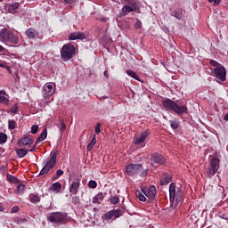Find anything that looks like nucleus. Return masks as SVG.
<instances>
[{"instance_id":"obj_46","label":"nucleus","mask_w":228,"mask_h":228,"mask_svg":"<svg viewBox=\"0 0 228 228\" xmlns=\"http://www.w3.org/2000/svg\"><path fill=\"white\" fill-rule=\"evenodd\" d=\"M64 3H66L67 4H74V3H76V0H64Z\"/></svg>"},{"instance_id":"obj_19","label":"nucleus","mask_w":228,"mask_h":228,"mask_svg":"<svg viewBox=\"0 0 228 228\" xmlns=\"http://www.w3.org/2000/svg\"><path fill=\"white\" fill-rule=\"evenodd\" d=\"M151 161H154L156 165H163L165 163V159H163V156L155 153L151 158Z\"/></svg>"},{"instance_id":"obj_1","label":"nucleus","mask_w":228,"mask_h":228,"mask_svg":"<svg viewBox=\"0 0 228 228\" xmlns=\"http://www.w3.org/2000/svg\"><path fill=\"white\" fill-rule=\"evenodd\" d=\"M183 193L181 184L171 183L169 185V200L174 209L183 204Z\"/></svg>"},{"instance_id":"obj_17","label":"nucleus","mask_w":228,"mask_h":228,"mask_svg":"<svg viewBox=\"0 0 228 228\" xmlns=\"http://www.w3.org/2000/svg\"><path fill=\"white\" fill-rule=\"evenodd\" d=\"M79 180L73 182L69 186V192L73 195H77V191H79Z\"/></svg>"},{"instance_id":"obj_20","label":"nucleus","mask_w":228,"mask_h":228,"mask_svg":"<svg viewBox=\"0 0 228 228\" xmlns=\"http://www.w3.org/2000/svg\"><path fill=\"white\" fill-rule=\"evenodd\" d=\"M132 12H134V9L130 5H125L122 8V12H120L121 17H126V15H128V13H131Z\"/></svg>"},{"instance_id":"obj_6","label":"nucleus","mask_w":228,"mask_h":228,"mask_svg":"<svg viewBox=\"0 0 228 228\" xmlns=\"http://www.w3.org/2000/svg\"><path fill=\"white\" fill-rule=\"evenodd\" d=\"M76 54V47L72 44H66L61 50V58L63 61H69Z\"/></svg>"},{"instance_id":"obj_31","label":"nucleus","mask_w":228,"mask_h":228,"mask_svg":"<svg viewBox=\"0 0 228 228\" xmlns=\"http://www.w3.org/2000/svg\"><path fill=\"white\" fill-rule=\"evenodd\" d=\"M95 143H97V139H95V137H94L87 145V151H92L94 149V147L95 146Z\"/></svg>"},{"instance_id":"obj_51","label":"nucleus","mask_w":228,"mask_h":228,"mask_svg":"<svg viewBox=\"0 0 228 228\" xmlns=\"http://www.w3.org/2000/svg\"><path fill=\"white\" fill-rule=\"evenodd\" d=\"M221 218H223V220H228V217L226 215H223L221 216Z\"/></svg>"},{"instance_id":"obj_49","label":"nucleus","mask_w":228,"mask_h":228,"mask_svg":"<svg viewBox=\"0 0 228 228\" xmlns=\"http://www.w3.org/2000/svg\"><path fill=\"white\" fill-rule=\"evenodd\" d=\"M103 75H104L105 77H110V75L108 74V70H105L103 72Z\"/></svg>"},{"instance_id":"obj_47","label":"nucleus","mask_w":228,"mask_h":228,"mask_svg":"<svg viewBox=\"0 0 228 228\" xmlns=\"http://www.w3.org/2000/svg\"><path fill=\"white\" fill-rule=\"evenodd\" d=\"M11 213H19V207H13Z\"/></svg>"},{"instance_id":"obj_43","label":"nucleus","mask_w":228,"mask_h":228,"mask_svg":"<svg viewBox=\"0 0 228 228\" xmlns=\"http://www.w3.org/2000/svg\"><path fill=\"white\" fill-rule=\"evenodd\" d=\"M9 129H15V121L12 120L9 122Z\"/></svg>"},{"instance_id":"obj_24","label":"nucleus","mask_w":228,"mask_h":228,"mask_svg":"<svg viewBox=\"0 0 228 228\" xmlns=\"http://www.w3.org/2000/svg\"><path fill=\"white\" fill-rule=\"evenodd\" d=\"M8 102V94L5 91H0V103L6 104Z\"/></svg>"},{"instance_id":"obj_16","label":"nucleus","mask_w":228,"mask_h":228,"mask_svg":"<svg viewBox=\"0 0 228 228\" xmlns=\"http://www.w3.org/2000/svg\"><path fill=\"white\" fill-rule=\"evenodd\" d=\"M20 7V4L19 2L10 4L7 5V10L9 13H12V15H15L17 13V10Z\"/></svg>"},{"instance_id":"obj_40","label":"nucleus","mask_w":228,"mask_h":228,"mask_svg":"<svg viewBox=\"0 0 228 228\" xmlns=\"http://www.w3.org/2000/svg\"><path fill=\"white\" fill-rule=\"evenodd\" d=\"M135 29H142V21L140 20H137L134 23Z\"/></svg>"},{"instance_id":"obj_50","label":"nucleus","mask_w":228,"mask_h":228,"mask_svg":"<svg viewBox=\"0 0 228 228\" xmlns=\"http://www.w3.org/2000/svg\"><path fill=\"white\" fill-rule=\"evenodd\" d=\"M145 175H147V170L143 171L141 175L142 177H145Z\"/></svg>"},{"instance_id":"obj_18","label":"nucleus","mask_w":228,"mask_h":228,"mask_svg":"<svg viewBox=\"0 0 228 228\" xmlns=\"http://www.w3.org/2000/svg\"><path fill=\"white\" fill-rule=\"evenodd\" d=\"M184 13H186V11L184 9H178L175 11H173L171 12V16L175 17V19L181 20L183 17H184Z\"/></svg>"},{"instance_id":"obj_36","label":"nucleus","mask_w":228,"mask_h":228,"mask_svg":"<svg viewBox=\"0 0 228 228\" xmlns=\"http://www.w3.org/2000/svg\"><path fill=\"white\" fill-rule=\"evenodd\" d=\"M30 202H32L33 204H35V202H40V198L38 197V195H32L30 196Z\"/></svg>"},{"instance_id":"obj_11","label":"nucleus","mask_w":228,"mask_h":228,"mask_svg":"<svg viewBox=\"0 0 228 228\" xmlns=\"http://www.w3.org/2000/svg\"><path fill=\"white\" fill-rule=\"evenodd\" d=\"M142 164H130L126 166V172L128 175H136L142 170Z\"/></svg>"},{"instance_id":"obj_27","label":"nucleus","mask_w":228,"mask_h":228,"mask_svg":"<svg viewBox=\"0 0 228 228\" xmlns=\"http://www.w3.org/2000/svg\"><path fill=\"white\" fill-rule=\"evenodd\" d=\"M135 195L137 199H139V200H141L142 202H145V200H147V197H145L142 191H136Z\"/></svg>"},{"instance_id":"obj_26","label":"nucleus","mask_w":228,"mask_h":228,"mask_svg":"<svg viewBox=\"0 0 228 228\" xmlns=\"http://www.w3.org/2000/svg\"><path fill=\"white\" fill-rule=\"evenodd\" d=\"M47 138V129H45L37 140V145Z\"/></svg>"},{"instance_id":"obj_28","label":"nucleus","mask_w":228,"mask_h":228,"mask_svg":"<svg viewBox=\"0 0 228 228\" xmlns=\"http://www.w3.org/2000/svg\"><path fill=\"white\" fill-rule=\"evenodd\" d=\"M127 76H130V77H133V79H136V81H140V77L134 72V70L127 69L126 70Z\"/></svg>"},{"instance_id":"obj_33","label":"nucleus","mask_w":228,"mask_h":228,"mask_svg":"<svg viewBox=\"0 0 228 228\" xmlns=\"http://www.w3.org/2000/svg\"><path fill=\"white\" fill-rule=\"evenodd\" d=\"M25 188H26V186H25L24 184H19V185L16 187L17 192H18L20 195H22V193H24Z\"/></svg>"},{"instance_id":"obj_8","label":"nucleus","mask_w":228,"mask_h":228,"mask_svg":"<svg viewBox=\"0 0 228 228\" xmlns=\"http://www.w3.org/2000/svg\"><path fill=\"white\" fill-rule=\"evenodd\" d=\"M123 215L124 209L118 208L105 213L102 218L105 222H110V220H117V218H120Z\"/></svg>"},{"instance_id":"obj_35","label":"nucleus","mask_w":228,"mask_h":228,"mask_svg":"<svg viewBox=\"0 0 228 228\" xmlns=\"http://www.w3.org/2000/svg\"><path fill=\"white\" fill-rule=\"evenodd\" d=\"M170 126L172 129H177L179 127V121L174 119L170 121Z\"/></svg>"},{"instance_id":"obj_29","label":"nucleus","mask_w":228,"mask_h":228,"mask_svg":"<svg viewBox=\"0 0 228 228\" xmlns=\"http://www.w3.org/2000/svg\"><path fill=\"white\" fill-rule=\"evenodd\" d=\"M8 142V135L3 132H0V145H3Z\"/></svg>"},{"instance_id":"obj_39","label":"nucleus","mask_w":228,"mask_h":228,"mask_svg":"<svg viewBox=\"0 0 228 228\" xmlns=\"http://www.w3.org/2000/svg\"><path fill=\"white\" fill-rule=\"evenodd\" d=\"M31 133L32 134H37V133H38V126L33 125L31 126Z\"/></svg>"},{"instance_id":"obj_56","label":"nucleus","mask_w":228,"mask_h":228,"mask_svg":"<svg viewBox=\"0 0 228 228\" xmlns=\"http://www.w3.org/2000/svg\"><path fill=\"white\" fill-rule=\"evenodd\" d=\"M0 67H3V64L0 63Z\"/></svg>"},{"instance_id":"obj_37","label":"nucleus","mask_w":228,"mask_h":228,"mask_svg":"<svg viewBox=\"0 0 228 228\" xmlns=\"http://www.w3.org/2000/svg\"><path fill=\"white\" fill-rule=\"evenodd\" d=\"M88 186H89V188H92V189L97 188V182H95L94 180H90L88 182Z\"/></svg>"},{"instance_id":"obj_2","label":"nucleus","mask_w":228,"mask_h":228,"mask_svg":"<svg viewBox=\"0 0 228 228\" xmlns=\"http://www.w3.org/2000/svg\"><path fill=\"white\" fill-rule=\"evenodd\" d=\"M162 105L165 110L169 111H175L176 115H184V113H188V107L186 105L179 106L175 102L170 99H165L162 101Z\"/></svg>"},{"instance_id":"obj_9","label":"nucleus","mask_w":228,"mask_h":228,"mask_svg":"<svg viewBox=\"0 0 228 228\" xmlns=\"http://www.w3.org/2000/svg\"><path fill=\"white\" fill-rule=\"evenodd\" d=\"M47 219L53 224H63L67 220V213L53 212L48 216Z\"/></svg>"},{"instance_id":"obj_7","label":"nucleus","mask_w":228,"mask_h":228,"mask_svg":"<svg viewBox=\"0 0 228 228\" xmlns=\"http://www.w3.org/2000/svg\"><path fill=\"white\" fill-rule=\"evenodd\" d=\"M220 170V159L216 157H213L209 160V166L206 170V175L210 179Z\"/></svg>"},{"instance_id":"obj_48","label":"nucleus","mask_w":228,"mask_h":228,"mask_svg":"<svg viewBox=\"0 0 228 228\" xmlns=\"http://www.w3.org/2000/svg\"><path fill=\"white\" fill-rule=\"evenodd\" d=\"M37 151V144L34 145L30 150H29V152H36Z\"/></svg>"},{"instance_id":"obj_23","label":"nucleus","mask_w":228,"mask_h":228,"mask_svg":"<svg viewBox=\"0 0 228 228\" xmlns=\"http://www.w3.org/2000/svg\"><path fill=\"white\" fill-rule=\"evenodd\" d=\"M170 181H172V176L170 175H166L161 177L160 185L165 186V185L168 184V183H170Z\"/></svg>"},{"instance_id":"obj_34","label":"nucleus","mask_w":228,"mask_h":228,"mask_svg":"<svg viewBox=\"0 0 228 228\" xmlns=\"http://www.w3.org/2000/svg\"><path fill=\"white\" fill-rule=\"evenodd\" d=\"M63 170L59 169L56 171V175L53 176V181H56V179H60V177H61V175H63Z\"/></svg>"},{"instance_id":"obj_57","label":"nucleus","mask_w":228,"mask_h":228,"mask_svg":"<svg viewBox=\"0 0 228 228\" xmlns=\"http://www.w3.org/2000/svg\"><path fill=\"white\" fill-rule=\"evenodd\" d=\"M1 1H3V0H0V3H1Z\"/></svg>"},{"instance_id":"obj_55","label":"nucleus","mask_w":228,"mask_h":228,"mask_svg":"<svg viewBox=\"0 0 228 228\" xmlns=\"http://www.w3.org/2000/svg\"><path fill=\"white\" fill-rule=\"evenodd\" d=\"M124 1H126V3H129V1H131V0H124Z\"/></svg>"},{"instance_id":"obj_25","label":"nucleus","mask_w":228,"mask_h":228,"mask_svg":"<svg viewBox=\"0 0 228 228\" xmlns=\"http://www.w3.org/2000/svg\"><path fill=\"white\" fill-rule=\"evenodd\" d=\"M33 143V139L29 137H23L20 140V144L26 146V145H31Z\"/></svg>"},{"instance_id":"obj_52","label":"nucleus","mask_w":228,"mask_h":228,"mask_svg":"<svg viewBox=\"0 0 228 228\" xmlns=\"http://www.w3.org/2000/svg\"><path fill=\"white\" fill-rule=\"evenodd\" d=\"M3 51H4V47H3V45H0V53H3Z\"/></svg>"},{"instance_id":"obj_45","label":"nucleus","mask_w":228,"mask_h":228,"mask_svg":"<svg viewBox=\"0 0 228 228\" xmlns=\"http://www.w3.org/2000/svg\"><path fill=\"white\" fill-rule=\"evenodd\" d=\"M65 129H67V126L65 125V123H61L60 130L63 133Z\"/></svg>"},{"instance_id":"obj_32","label":"nucleus","mask_w":228,"mask_h":228,"mask_svg":"<svg viewBox=\"0 0 228 228\" xmlns=\"http://www.w3.org/2000/svg\"><path fill=\"white\" fill-rule=\"evenodd\" d=\"M16 152L20 158H24L28 154V151L24 149H18Z\"/></svg>"},{"instance_id":"obj_14","label":"nucleus","mask_w":228,"mask_h":228,"mask_svg":"<svg viewBox=\"0 0 228 228\" xmlns=\"http://www.w3.org/2000/svg\"><path fill=\"white\" fill-rule=\"evenodd\" d=\"M25 35L28 37V38H30L32 40H42V36L38 31H37L34 28H28L26 30Z\"/></svg>"},{"instance_id":"obj_30","label":"nucleus","mask_w":228,"mask_h":228,"mask_svg":"<svg viewBox=\"0 0 228 228\" xmlns=\"http://www.w3.org/2000/svg\"><path fill=\"white\" fill-rule=\"evenodd\" d=\"M7 181L9 183H12V184H17L19 183V178L12 175H7Z\"/></svg>"},{"instance_id":"obj_10","label":"nucleus","mask_w":228,"mask_h":228,"mask_svg":"<svg viewBox=\"0 0 228 228\" xmlns=\"http://www.w3.org/2000/svg\"><path fill=\"white\" fill-rule=\"evenodd\" d=\"M214 75L216 76V79L217 83H224L226 79L227 71L225 70V67H216L214 69Z\"/></svg>"},{"instance_id":"obj_22","label":"nucleus","mask_w":228,"mask_h":228,"mask_svg":"<svg viewBox=\"0 0 228 228\" xmlns=\"http://www.w3.org/2000/svg\"><path fill=\"white\" fill-rule=\"evenodd\" d=\"M104 200V194L100 192L93 198V204H101Z\"/></svg>"},{"instance_id":"obj_3","label":"nucleus","mask_w":228,"mask_h":228,"mask_svg":"<svg viewBox=\"0 0 228 228\" xmlns=\"http://www.w3.org/2000/svg\"><path fill=\"white\" fill-rule=\"evenodd\" d=\"M56 92V85L53 82H48L45 84L42 87V96H43V102L45 104H49L53 99V95H54V93Z\"/></svg>"},{"instance_id":"obj_4","label":"nucleus","mask_w":228,"mask_h":228,"mask_svg":"<svg viewBox=\"0 0 228 228\" xmlns=\"http://www.w3.org/2000/svg\"><path fill=\"white\" fill-rule=\"evenodd\" d=\"M0 42H2V44H7V42H10V44L17 45L19 44V37L13 34V31L2 28L0 30Z\"/></svg>"},{"instance_id":"obj_15","label":"nucleus","mask_w":228,"mask_h":228,"mask_svg":"<svg viewBox=\"0 0 228 228\" xmlns=\"http://www.w3.org/2000/svg\"><path fill=\"white\" fill-rule=\"evenodd\" d=\"M86 35L83 32H73L69 35V40H85Z\"/></svg>"},{"instance_id":"obj_53","label":"nucleus","mask_w":228,"mask_h":228,"mask_svg":"<svg viewBox=\"0 0 228 228\" xmlns=\"http://www.w3.org/2000/svg\"><path fill=\"white\" fill-rule=\"evenodd\" d=\"M4 208H3V204L0 203V211H4Z\"/></svg>"},{"instance_id":"obj_42","label":"nucleus","mask_w":228,"mask_h":228,"mask_svg":"<svg viewBox=\"0 0 228 228\" xmlns=\"http://www.w3.org/2000/svg\"><path fill=\"white\" fill-rule=\"evenodd\" d=\"M208 3H214V6H216V5L220 4V2L222 0H208Z\"/></svg>"},{"instance_id":"obj_54","label":"nucleus","mask_w":228,"mask_h":228,"mask_svg":"<svg viewBox=\"0 0 228 228\" xmlns=\"http://www.w3.org/2000/svg\"><path fill=\"white\" fill-rule=\"evenodd\" d=\"M224 120H226V122H228V113L224 115Z\"/></svg>"},{"instance_id":"obj_21","label":"nucleus","mask_w":228,"mask_h":228,"mask_svg":"<svg viewBox=\"0 0 228 228\" xmlns=\"http://www.w3.org/2000/svg\"><path fill=\"white\" fill-rule=\"evenodd\" d=\"M50 191H53L54 193H60L61 191V183L59 182L53 183L50 187Z\"/></svg>"},{"instance_id":"obj_13","label":"nucleus","mask_w":228,"mask_h":228,"mask_svg":"<svg viewBox=\"0 0 228 228\" xmlns=\"http://www.w3.org/2000/svg\"><path fill=\"white\" fill-rule=\"evenodd\" d=\"M149 134H151V133L149 131H144V132L141 133L139 135H136L134 138V145H142V143H143V142H145V140H147V137L149 136Z\"/></svg>"},{"instance_id":"obj_38","label":"nucleus","mask_w":228,"mask_h":228,"mask_svg":"<svg viewBox=\"0 0 228 228\" xmlns=\"http://www.w3.org/2000/svg\"><path fill=\"white\" fill-rule=\"evenodd\" d=\"M110 202L111 204H118V202H120V199L118 196H114L110 199Z\"/></svg>"},{"instance_id":"obj_44","label":"nucleus","mask_w":228,"mask_h":228,"mask_svg":"<svg viewBox=\"0 0 228 228\" xmlns=\"http://www.w3.org/2000/svg\"><path fill=\"white\" fill-rule=\"evenodd\" d=\"M210 65H212V67H218L220 66V63L216 61H210Z\"/></svg>"},{"instance_id":"obj_12","label":"nucleus","mask_w":228,"mask_h":228,"mask_svg":"<svg viewBox=\"0 0 228 228\" xmlns=\"http://www.w3.org/2000/svg\"><path fill=\"white\" fill-rule=\"evenodd\" d=\"M142 191L149 200L156 199V187L154 185L150 186L148 189H142Z\"/></svg>"},{"instance_id":"obj_5","label":"nucleus","mask_w":228,"mask_h":228,"mask_svg":"<svg viewBox=\"0 0 228 228\" xmlns=\"http://www.w3.org/2000/svg\"><path fill=\"white\" fill-rule=\"evenodd\" d=\"M56 158H58L57 151L52 154L51 157L45 161V166L41 169L39 175H45V174H49V172L56 167Z\"/></svg>"},{"instance_id":"obj_41","label":"nucleus","mask_w":228,"mask_h":228,"mask_svg":"<svg viewBox=\"0 0 228 228\" xmlns=\"http://www.w3.org/2000/svg\"><path fill=\"white\" fill-rule=\"evenodd\" d=\"M94 131H95L96 134H99V133H101V124L100 123H97V125L94 128Z\"/></svg>"}]
</instances>
